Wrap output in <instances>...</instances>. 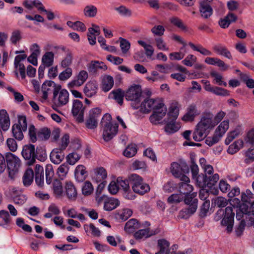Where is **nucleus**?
<instances>
[{"instance_id":"f257e3e1","label":"nucleus","mask_w":254,"mask_h":254,"mask_svg":"<svg viewBox=\"0 0 254 254\" xmlns=\"http://www.w3.org/2000/svg\"><path fill=\"white\" fill-rule=\"evenodd\" d=\"M140 111L143 113H148L153 110L150 116L149 120L151 123L156 125L165 116L167 108L165 105L158 100L146 98L140 105Z\"/></svg>"},{"instance_id":"f03ea898","label":"nucleus","mask_w":254,"mask_h":254,"mask_svg":"<svg viewBox=\"0 0 254 254\" xmlns=\"http://www.w3.org/2000/svg\"><path fill=\"white\" fill-rule=\"evenodd\" d=\"M196 194V192H192L184 197V202L187 207L180 211L179 216L181 218L187 219L196 212L198 205Z\"/></svg>"},{"instance_id":"7ed1b4c3","label":"nucleus","mask_w":254,"mask_h":254,"mask_svg":"<svg viewBox=\"0 0 254 254\" xmlns=\"http://www.w3.org/2000/svg\"><path fill=\"white\" fill-rule=\"evenodd\" d=\"M235 213L233 212L232 207L228 206L224 210L222 209H219L215 216V220L217 221L223 218L221 221V225L226 226L227 232L230 233L232 231L234 223Z\"/></svg>"},{"instance_id":"20e7f679","label":"nucleus","mask_w":254,"mask_h":254,"mask_svg":"<svg viewBox=\"0 0 254 254\" xmlns=\"http://www.w3.org/2000/svg\"><path fill=\"white\" fill-rule=\"evenodd\" d=\"M112 119L110 114H105L101 121V125L103 127V137L104 140L108 142L111 140L117 133L118 125L111 122Z\"/></svg>"},{"instance_id":"39448f33","label":"nucleus","mask_w":254,"mask_h":254,"mask_svg":"<svg viewBox=\"0 0 254 254\" xmlns=\"http://www.w3.org/2000/svg\"><path fill=\"white\" fill-rule=\"evenodd\" d=\"M212 125L210 118L202 117L193 131V139L197 142L204 139L209 133L210 130L212 128Z\"/></svg>"},{"instance_id":"423d86ee","label":"nucleus","mask_w":254,"mask_h":254,"mask_svg":"<svg viewBox=\"0 0 254 254\" xmlns=\"http://www.w3.org/2000/svg\"><path fill=\"white\" fill-rule=\"evenodd\" d=\"M127 100L132 102L131 106L134 109L139 107V103L142 98V89L139 85H134L131 86L125 94Z\"/></svg>"},{"instance_id":"0eeeda50","label":"nucleus","mask_w":254,"mask_h":254,"mask_svg":"<svg viewBox=\"0 0 254 254\" xmlns=\"http://www.w3.org/2000/svg\"><path fill=\"white\" fill-rule=\"evenodd\" d=\"M129 179L134 192L143 195L149 191V186L143 183L142 178L139 175L136 174H131L129 176Z\"/></svg>"},{"instance_id":"6e6552de","label":"nucleus","mask_w":254,"mask_h":254,"mask_svg":"<svg viewBox=\"0 0 254 254\" xmlns=\"http://www.w3.org/2000/svg\"><path fill=\"white\" fill-rule=\"evenodd\" d=\"M27 128V124L25 116H19L18 123L14 124L12 127L13 136L18 140H21L24 137L23 132L26 131Z\"/></svg>"},{"instance_id":"1a4fd4ad","label":"nucleus","mask_w":254,"mask_h":254,"mask_svg":"<svg viewBox=\"0 0 254 254\" xmlns=\"http://www.w3.org/2000/svg\"><path fill=\"white\" fill-rule=\"evenodd\" d=\"M69 94L65 89H61V86L54 90L53 101L54 104L57 107H62L66 105L68 102Z\"/></svg>"},{"instance_id":"9d476101","label":"nucleus","mask_w":254,"mask_h":254,"mask_svg":"<svg viewBox=\"0 0 254 254\" xmlns=\"http://www.w3.org/2000/svg\"><path fill=\"white\" fill-rule=\"evenodd\" d=\"M171 172L176 178H179L182 174L189 173L190 169L186 161L183 159H180L179 163L174 162L171 163L170 167Z\"/></svg>"},{"instance_id":"9b49d317","label":"nucleus","mask_w":254,"mask_h":254,"mask_svg":"<svg viewBox=\"0 0 254 254\" xmlns=\"http://www.w3.org/2000/svg\"><path fill=\"white\" fill-rule=\"evenodd\" d=\"M5 159L7 163V167L9 170V174H14L18 171L20 165V160L16 155L8 152L5 154Z\"/></svg>"},{"instance_id":"f8f14e48","label":"nucleus","mask_w":254,"mask_h":254,"mask_svg":"<svg viewBox=\"0 0 254 254\" xmlns=\"http://www.w3.org/2000/svg\"><path fill=\"white\" fill-rule=\"evenodd\" d=\"M35 148L34 145L29 144L23 146L21 152L23 157L27 161L29 165L33 164L36 159Z\"/></svg>"},{"instance_id":"ddd939ff","label":"nucleus","mask_w":254,"mask_h":254,"mask_svg":"<svg viewBox=\"0 0 254 254\" xmlns=\"http://www.w3.org/2000/svg\"><path fill=\"white\" fill-rule=\"evenodd\" d=\"M85 108L83 107L82 102L79 100H74L73 101L72 114L76 117L77 121L79 123L84 121V114Z\"/></svg>"},{"instance_id":"4468645a","label":"nucleus","mask_w":254,"mask_h":254,"mask_svg":"<svg viewBox=\"0 0 254 254\" xmlns=\"http://www.w3.org/2000/svg\"><path fill=\"white\" fill-rule=\"evenodd\" d=\"M11 198L13 202L17 205H22L27 199L26 195L23 194L21 190H18L16 188L12 189L11 190Z\"/></svg>"},{"instance_id":"2eb2a0df","label":"nucleus","mask_w":254,"mask_h":254,"mask_svg":"<svg viewBox=\"0 0 254 254\" xmlns=\"http://www.w3.org/2000/svg\"><path fill=\"white\" fill-rule=\"evenodd\" d=\"M42 98L44 100H46L48 98V94L52 92H54V90L58 89L56 87L55 83L51 80H47L45 81L42 85Z\"/></svg>"},{"instance_id":"dca6fc26","label":"nucleus","mask_w":254,"mask_h":254,"mask_svg":"<svg viewBox=\"0 0 254 254\" xmlns=\"http://www.w3.org/2000/svg\"><path fill=\"white\" fill-rule=\"evenodd\" d=\"M63 149L61 148L54 149L51 152L50 160L55 164H59L64 159V153Z\"/></svg>"},{"instance_id":"f3484780","label":"nucleus","mask_w":254,"mask_h":254,"mask_svg":"<svg viewBox=\"0 0 254 254\" xmlns=\"http://www.w3.org/2000/svg\"><path fill=\"white\" fill-rule=\"evenodd\" d=\"M200 114L194 104H191L187 109V113L183 117L182 120L186 122L192 121L194 118Z\"/></svg>"},{"instance_id":"a211bd4d","label":"nucleus","mask_w":254,"mask_h":254,"mask_svg":"<svg viewBox=\"0 0 254 254\" xmlns=\"http://www.w3.org/2000/svg\"><path fill=\"white\" fill-rule=\"evenodd\" d=\"M199 5V11L202 17L207 19L212 15L213 9L208 2L204 0L201 1Z\"/></svg>"},{"instance_id":"6ab92c4d","label":"nucleus","mask_w":254,"mask_h":254,"mask_svg":"<svg viewBox=\"0 0 254 254\" xmlns=\"http://www.w3.org/2000/svg\"><path fill=\"white\" fill-rule=\"evenodd\" d=\"M88 76V73L85 70H81L77 76V79L73 80L68 84L69 88L74 86H80L82 85L86 80Z\"/></svg>"},{"instance_id":"aec40b11","label":"nucleus","mask_w":254,"mask_h":254,"mask_svg":"<svg viewBox=\"0 0 254 254\" xmlns=\"http://www.w3.org/2000/svg\"><path fill=\"white\" fill-rule=\"evenodd\" d=\"M87 68L88 71L91 73H96L99 69H102L104 71L107 69V66L104 63L100 62L97 61H92L88 65Z\"/></svg>"},{"instance_id":"412c9836","label":"nucleus","mask_w":254,"mask_h":254,"mask_svg":"<svg viewBox=\"0 0 254 254\" xmlns=\"http://www.w3.org/2000/svg\"><path fill=\"white\" fill-rule=\"evenodd\" d=\"M0 125L3 131L8 129L10 126L9 116L5 110L0 111Z\"/></svg>"},{"instance_id":"4be33fe9","label":"nucleus","mask_w":254,"mask_h":254,"mask_svg":"<svg viewBox=\"0 0 254 254\" xmlns=\"http://www.w3.org/2000/svg\"><path fill=\"white\" fill-rule=\"evenodd\" d=\"M214 51L218 55H222L228 59H232V56L230 52L228 50L227 47L221 44H218L213 47Z\"/></svg>"},{"instance_id":"5701e85b","label":"nucleus","mask_w":254,"mask_h":254,"mask_svg":"<svg viewBox=\"0 0 254 254\" xmlns=\"http://www.w3.org/2000/svg\"><path fill=\"white\" fill-rule=\"evenodd\" d=\"M237 19V16L233 13L229 12L224 18L219 21L220 26L223 28H226L229 27L232 22H235Z\"/></svg>"},{"instance_id":"b1692460","label":"nucleus","mask_w":254,"mask_h":254,"mask_svg":"<svg viewBox=\"0 0 254 254\" xmlns=\"http://www.w3.org/2000/svg\"><path fill=\"white\" fill-rule=\"evenodd\" d=\"M84 166L82 165H78L74 171L75 179L79 182H82L86 179L87 172Z\"/></svg>"},{"instance_id":"393cba45","label":"nucleus","mask_w":254,"mask_h":254,"mask_svg":"<svg viewBox=\"0 0 254 254\" xmlns=\"http://www.w3.org/2000/svg\"><path fill=\"white\" fill-rule=\"evenodd\" d=\"M179 114V104L176 101H173L169 108L168 119L176 120Z\"/></svg>"},{"instance_id":"a878e982","label":"nucleus","mask_w":254,"mask_h":254,"mask_svg":"<svg viewBox=\"0 0 254 254\" xmlns=\"http://www.w3.org/2000/svg\"><path fill=\"white\" fill-rule=\"evenodd\" d=\"M125 96L124 92L121 89L112 91L109 95V98L115 100L120 105L123 103L124 97Z\"/></svg>"},{"instance_id":"bb28decb","label":"nucleus","mask_w":254,"mask_h":254,"mask_svg":"<svg viewBox=\"0 0 254 254\" xmlns=\"http://www.w3.org/2000/svg\"><path fill=\"white\" fill-rule=\"evenodd\" d=\"M65 188L67 197L70 200H75L77 197V193L73 183L70 182H66Z\"/></svg>"},{"instance_id":"cd10ccee","label":"nucleus","mask_w":254,"mask_h":254,"mask_svg":"<svg viewBox=\"0 0 254 254\" xmlns=\"http://www.w3.org/2000/svg\"><path fill=\"white\" fill-rule=\"evenodd\" d=\"M205 62L208 64L217 65L222 68L224 70H227L229 67V65L226 64L223 61L217 58L207 57L205 59Z\"/></svg>"},{"instance_id":"c85d7f7f","label":"nucleus","mask_w":254,"mask_h":254,"mask_svg":"<svg viewBox=\"0 0 254 254\" xmlns=\"http://www.w3.org/2000/svg\"><path fill=\"white\" fill-rule=\"evenodd\" d=\"M97 90V84L93 81H89L86 84L84 88V92L87 97H91L96 94Z\"/></svg>"},{"instance_id":"c756f323","label":"nucleus","mask_w":254,"mask_h":254,"mask_svg":"<svg viewBox=\"0 0 254 254\" xmlns=\"http://www.w3.org/2000/svg\"><path fill=\"white\" fill-rule=\"evenodd\" d=\"M107 177L106 170L103 167H100L95 170L94 175L92 179L96 183H99L104 181Z\"/></svg>"},{"instance_id":"7c9ffc66","label":"nucleus","mask_w":254,"mask_h":254,"mask_svg":"<svg viewBox=\"0 0 254 254\" xmlns=\"http://www.w3.org/2000/svg\"><path fill=\"white\" fill-rule=\"evenodd\" d=\"M158 233V231H150L149 229H141L137 232H136L134 234V237L136 239H141L143 238H148L151 236H153L154 235H155Z\"/></svg>"},{"instance_id":"2f4dec72","label":"nucleus","mask_w":254,"mask_h":254,"mask_svg":"<svg viewBox=\"0 0 254 254\" xmlns=\"http://www.w3.org/2000/svg\"><path fill=\"white\" fill-rule=\"evenodd\" d=\"M120 204V201L114 197L107 198L104 202V208L106 211H111L116 208Z\"/></svg>"},{"instance_id":"473e14b6","label":"nucleus","mask_w":254,"mask_h":254,"mask_svg":"<svg viewBox=\"0 0 254 254\" xmlns=\"http://www.w3.org/2000/svg\"><path fill=\"white\" fill-rule=\"evenodd\" d=\"M225 113L224 112L221 111L217 114V115L213 118V116L211 113H208L204 115L203 118H208L211 119L212 125V128L214 127L217 125L224 117Z\"/></svg>"},{"instance_id":"72a5a7b5","label":"nucleus","mask_w":254,"mask_h":254,"mask_svg":"<svg viewBox=\"0 0 254 254\" xmlns=\"http://www.w3.org/2000/svg\"><path fill=\"white\" fill-rule=\"evenodd\" d=\"M164 121L167 123L165 127L166 132L169 133H173L179 130L180 127L179 126L176 125V120L168 119L167 121L165 119Z\"/></svg>"},{"instance_id":"f704fd0d","label":"nucleus","mask_w":254,"mask_h":254,"mask_svg":"<svg viewBox=\"0 0 254 254\" xmlns=\"http://www.w3.org/2000/svg\"><path fill=\"white\" fill-rule=\"evenodd\" d=\"M34 173L31 169H27L22 177L23 184L25 187L30 186L33 182Z\"/></svg>"},{"instance_id":"c9c22d12","label":"nucleus","mask_w":254,"mask_h":254,"mask_svg":"<svg viewBox=\"0 0 254 254\" xmlns=\"http://www.w3.org/2000/svg\"><path fill=\"white\" fill-rule=\"evenodd\" d=\"M114 85L113 78L110 75L105 76L102 80V88L105 92L109 91Z\"/></svg>"},{"instance_id":"e433bc0d","label":"nucleus","mask_w":254,"mask_h":254,"mask_svg":"<svg viewBox=\"0 0 254 254\" xmlns=\"http://www.w3.org/2000/svg\"><path fill=\"white\" fill-rule=\"evenodd\" d=\"M138 228L139 224L137 221L135 219H131L126 223L124 229L127 233H131Z\"/></svg>"},{"instance_id":"4c0bfd02","label":"nucleus","mask_w":254,"mask_h":254,"mask_svg":"<svg viewBox=\"0 0 254 254\" xmlns=\"http://www.w3.org/2000/svg\"><path fill=\"white\" fill-rule=\"evenodd\" d=\"M54 54L52 52H46L42 59L43 65L46 67L51 66L54 63Z\"/></svg>"},{"instance_id":"58836bf2","label":"nucleus","mask_w":254,"mask_h":254,"mask_svg":"<svg viewBox=\"0 0 254 254\" xmlns=\"http://www.w3.org/2000/svg\"><path fill=\"white\" fill-rule=\"evenodd\" d=\"M244 142L242 139L235 141L229 146L227 152L230 154H234L237 152L243 146Z\"/></svg>"},{"instance_id":"ea45409f","label":"nucleus","mask_w":254,"mask_h":254,"mask_svg":"<svg viewBox=\"0 0 254 254\" xmlns=\"http://www.w3.org/2000/svg\"><path fill=\"white\" fill-rule=\"evenodd\" d=\"M192 179L194 180L196 185L200 188L207 187V180L206 179V177L203 174H198L195 177H192Z\"/></svg>"},{"instance_id":"a19ab883","label":"nucleus","mask_w":254,"mask_h":254,"mask_svg":"<svg viewBox=\"0 0 254 254\" xmlns=\"http://www.w3.org/2000/svg\"><path fill=\"white\" fill-rule=\"evenodd\" d=\"M73 55L71 52H67L65 57L61 62V66L63 68H67L72 64Z\"/></svg>"},{"instance_id":"79ce46f5","label":"nucleus","mask_w":254,"mask_h":254,"mask_svg":"<svg viewBox=\"0 0 254 254\" xmlns=\"http://www.w3.org/2000/svg\"><path fill=\"white\" fill-rule=\"evenodd\" d=\"M193 187L186 183H181L179 186V191L181 193L187 195L190 194V192L193 190Z\"/></svg>"},{"instance_id":"37998d69","label":"nucleus","mask_w":254,"mask_h":254,"mask_svg":"<svg viewBox=\"0 0 254 254\" xmlns=\"http://www.w3.org/2000/svg\"><path fill=\"white\" fill-rule=\"evenodd\" d=\"M83 11L86 16L94 17L97 14V8L93 5H88L85 7Z\"/></svg>"},{"instance_id":"c03bdc74","label":"nucleus","mask_w":254,"mask_h":254,"mask_svg":"<svg viewBox=\"0 0 254 254\" xmlns=\"http://www.w3.org/2000/svg\"><path fill=\"white\" fill-rule=\"evenodd\" d=\"M137 152L136 146L134 144L128 145L124 152V155L127 157L130 158L135 155Z\"/></svg>"},{"instance_id":"a18cd8bd","label":"nucleus","mask_w":254,"mask_h":254,"mask_svg":"<svg viewBox=\"0 0 254 254\" xmlns=\"http://www.w3.org/2000/svg\"><path fill=\"white\" fill-rule=\"evenodd\" d=\"M223 136L220 133L216 132L212 137H208L205 139V143L209 146H211L214 144L217 143Z\"/></svg>"},{"instance_id":"49530a36","label":"nucleus","mask_w":254,"mask_h":254,"mask_svg":"<svg viewBox=\"0 0 254 254\" xmlns=\"http://www.w3.org/2000/svg\"><path fill=\"white\" fill-rule=\"evenodd\" d=\"M117 182L119 188L122 189L123 191L128 190L130 189L129 182H130V181L129 178L128 179H123L122 178L119 177L117 180Z\"/></svg>"},{"instance_id":"de8ad7c7","label":"nucleus","mask_w":254,"mask_h":254,"mask_svg":"<svg viewBox=\"0 0 254 254\" xmlns=\"http://www.w3.org/2000/svg\"><path fill=\"white\" fill-rule=\"evenodd\" d=\"M35 153L36 158L40 161L44 162L47 158L45 149L42 147H37Z\"/></svg>"},{"instance_id":"09e8293b","label":"nucleus","mask_w":254,"mask_h":254,"mask_svg":"<svg viewBox=\"0 0 254 254\" xmlns=\"http://www.w3.org/2000/svg\"><path fill=\"white\" fill-rule=\"evenodd\" d=\"M51 131L47 127L41 128L37 133L38 137L42 140H46L49 139Z\"/></svg>"},{"instance_id":"8fccbe9b","label":"nucleus","mask_w":254,"mask_h":254,"mask_svg":"<svg viewBox=\"0 0 254 254\" xmlns=\"http://www.w3.org/2000/svg\"><path fill=\"white\" fill-rule=\"evenodd\" d=\"M170 21L172 24L181 29V30L184 31L187 30V26L183 23L182 20L178 17H172L170 18Z\"/></svg>"},{"instance_id":"3c124183","label":"nucleus","mask_w":254,"mask_h":254,"mask_svg":"<svg viewBox=\"0 0 254 254\" xmlns=\"http://www.w3.org/2000/svg\"><path fill=\"white\" fill-rule=\"evenodd\" d=\"M115 10L122 16L130 17L132 14L131 10L124 5L116 7Z\"/></svg>"},{"instance_id":"603ef678","label":"nucleus","mask_w":254,"mask_h":254,"mask_svg":"<svg viewBox=\"0 0 254 254\" xmlns=\"http://www.w3.org/2000/svg\"><path fill=\"white\" fill-rule=\"evenodd\" d=\"M206 179L207 180V187L211 188L219 180V175L218 174H212L206 177Z\"/></svg>"},{"instance_id":"864d4df0","label":"nucleus","mask_w":254,"mask_h":254,"mask_svg":"<svg viewBox=\"0 0 254 254\" xmlns=\"http://www.w3.org/2000/svg\"><path fill=\"white\" fill-rule=\"evenodd\" d=\"M229 120L223 121L216 128V132L220 133L223 136L229 128Z\"/></svg>"},{"instance_id":"5fc2aeb1","label":"nucleus","mask_w":254,"mask_h":254,"mask_svg":"<svg viewBox=\"0 0 254 254\" xmlns=\"http://www.w3.org/2000/svg\"><path fill=\"white\" fill-rule=\"evenodd\" d=\"M69 170V166L67 163H63L60 165L57 170V174L61 178L64 177Z\"/></svg>"},{"instance_id":"6e6d98bb","label":"nucleus","mask_w":254,"mask_h":254,"mask_svg":"<svg viewBox=\"0 0 254 254\" xmlns=\"http://www.w3.org/2000/svg\"><path fill=\"white\" fill-rule=\"evenodd\" d=\"M254 198V194L250 190H247L246 192L241 194V200L244 202L252 203L251 199Z\"/></svg>"},{"instance_id":"4d7b16f0","label":"nucleus","mask_w":254,"mask_h":254,"mask_svg":"<svg viewBox=\"0 0 254 254\" xmlns=\"http://www.w3.org/2000/svg\"><path fill=\"white\" fill-rule=\"evenodd\" d=\"M241 78L249 88H254V79L251 78L247 74H241Z\"/></svg>"},{"instance_id":"13d9d810","label":"nucleus","mask_w":254,"mask_h":254,"mask_svg":"<svg viewBox=\"0 0 254 254\" xmlns=\"http://www.w3.org/2000/svg\"><path fill=\"white\" fill-rule=\"evenodd\" d=\"M0 219L5 226L8 225L11 222V218L8 211L1 210L0 211Z\"/></svg>"},{"instance_id":"bf43d9fd","label":"nucleus","mask_w":254,"mask_h":254,"mask_svg":"<svg viewBox=\"0 0 254 254\" xmlns=\"http://www.w3.org/2000/svg\"><path fill=\"white\" fill-rule=\"evenodd\" d=\"M45 174L46 183L49 185L52 183V178L54 176V171L51 165L46 166Z\"/></svg>"},{"instance_id":"052dcab7","label":"nucleus","mask_w":254,"mask_h":254,"mask_svg":"<svg viewBox=\"0 0 254 254\" xmlns=\"http://www.w3.org/2000/svg\"><path fill=\"white\" fill-rule=\"evenodd\" d=\"M68 164L73 165L80 159V156L76 152L69 154L66 157Z\"/></svg>"},{"instance_id":"680f3d73","label":"nucleus","mask_w":254,"mask_h":254,"mask_svg":"<svg viewBox=\"0 0 254 254\" xmlns=\"http://www.w3.org/2000/svg\"><path fill=\"white\" fill-rule=\"evenodd\" d=\"M93 191V187L92 184L89 181L85 182L82 188L83 194L85 195H88L91 194Z\"/></svg>"},{"instance_id":"e2e57ef3","label":"nucleus","mask_w":254,"mask_h":254,"mask_svg":"<svg viewBox=\"0 0 254 254\" xmlns=\"http://www.w3.org/2000/svg\"><path fill=\"white\" fill-rule=\"evenodd\" d=\"M184 197L181 194H173L167 199L168 202L170 204L178 203L183 200Z\"/></svg>"},{"instance_id":"0e129e2a","label":"nucleus","mask_w":254,"mask_h":254,"mask_svg":"<svg viewBox=\"0 0 254 254\" xmlns=\"http://www.w3.org/2000/svg\"><path fill=\"white\" fill-rule=\"evenodd\" d=\"M72 70L70 67L65 68V69L62 71L59 75L61 80L64 81L68 79L72 75Z\"/></svg>"},{"instance_id":"69168bd1","label":"nucleus","mask_w":254,"mask_h":254,"mask_svg":"<svg viewBox=\"0 0 254 254\" xmlns=\"http://www.w3.org/2000/svg\"><path fill=\"white\" fill-rule=\"evenodd\" d=\"M53 189L54 192L58 195L63 193V186L61 182L58 180H55L53 182Z\"/></svg>"},{"instance_id":"338daca9","label":"nucleus","mask_w":254,"mask_h":254,"mask_svg":"<svg viewBox=\"0 0 254 254\" xmlns=\"http://www.w3.org/2000/svg\"><path fill=\"white\" fill-rule=\"evenodd\" d=\"M213 203L218 207H224L228 204V201L223 197L218 196L213 199Z\"/></svg>"},{"instance_id":"774afa93","label":"nucleus","mask_w":254,"mask_h":254,"mask_svg":"<svg viewBox=\"0 0 254 254\" xmlns=\"http://www.w3.org/2000/svg\"><path fill=\"white\" fill-rule=\"evenodd\" d=\"M210 207V201L205 200L203 202L200 208L199 215L201 217H204L207 215Z\"/></svg>"}]
</instances>
